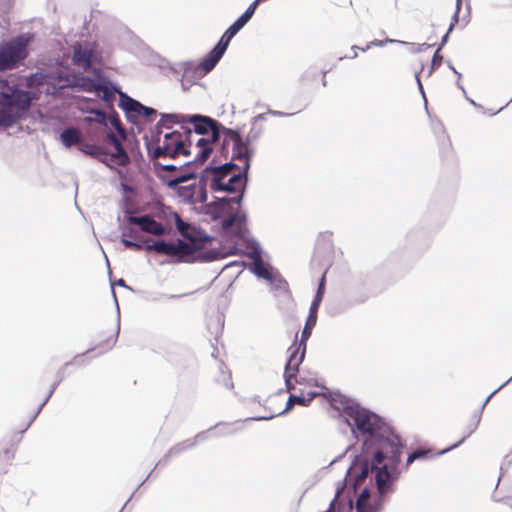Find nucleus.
Returning <instances> with one entry per match:
<instances>
[{
  "instance_id": "obj_29",
  "label": "nucleus",
  "mask_w": 512,
  "mask_h": 512,
  "mask_svg": "<svg viewBox=\"0 0 512 512\" xmlns=\"http://www.w3.org/2000/svg\"><path fill=\"white\" fill-rule=\"evenodd\" d=\"M341 489H338L334 499L331 501L330 506L326 512H352L353 511V501L349 499L347 503L341 506V503L338 501L339 494Z\"/></svg>"
},
{
  "instance_id": "obj_59",
  "label": "nucleus",
  "mask_w": 512,
  "mask_h": 512,
  "mask_svg": "<svg viewBox=\"0 0 512 512\" xmlns=\"http://www.w3.org/2000/svg\"><path fill=\"white\" fill-rule=\"evenodd\" d=\"M196 145H197L200 149H202V148H204V147H210V141H209L208 139H206V138H200V139H198V141H197Z\"/></svg>"
},
{
  "instance_id": "obj_21",
  "label": "nucleus",
  "mask_w": 512,
  "mask_h": 512,
  "mask_svg": "<svg viewBox=\"0 0 512 512\" xmlns=\"http://www.w3.org/2000/svg\"><path fill=\"white\" fill-rule=\"evenodd\" d=\"M26 86L28 88L39 87L43 84H48L47 93L51 94L50 83L53 82V75L45 71H37L26 77Z\"/></svg>"
},
{
  "instance_id": "obj_44",
  "label": "nucleus",
  "mask_w": 512,
  "mask_h": 512,
  "mask_svg": "<svg viewBox=\"0 0 512 512\" xmlns=\"http://www.w3.org/2000/svg\"><path fill=\"white\" fill-rule=\"evenodd\" d=\"M210 186V181L201 182V177L199 178V195H198V201L200 203H205L208 199L206 186Z\"/></svg>"
},
{
  "instance_id": "obj_55",
  "label": "nucleus",
  "mask_w": 512,
  "mask_h": 512,
  "mask_svg": "<svg viewBox=\"0 0 512 512\" xmlns=\"http://www.w3.org/2000/svg\"><path fill=\"white\" fill-rule=\"evenodd\" d=\"M439 52L440 51H438V49H437L436 52L433 55V58H432V69L434 67L439 66L441 64V62H442L443 57L439 54Z\"/></svg>"
},
{
  "instance_id": "obj_53",
  "label": "nucleus",
  "mask_w": 512,
  "mask_h": 512,
  "mask_svg": "<svg viewBox=\"0 0 512 512\" xmlns=\"http://www.w3.org/2000/svg\"><path fill=\"white\" fill-rule=\"evenodd\" d=\"M510 381H512V376L506 381L504 382L502 385H500L497 389H495L492 393H490V395L485 399L483 405H482V408L488 403V401L499 391L501 390L507 383H509Z\"/></svg>"
},
{
  "instance_id": "obj_36",
  "label": "nucleus",
  "mask_w": 512,
  "mask_h": 512,
  "mask_svg": "<svg viewBox=\"0 0 512 512\" xmlns=\"http://www.w3.org/2000/svg\"><path fill=\"white\" fill-rule=\"evenodd\" d=\"M182 114H162V118L159 122V125L165 126L166 128H171V124L177 122H183Z\"/></svg>"
},
{
  "instance_id": "obj_57",
  "label": "nucleus",
  "mask_w": 512,
  "mask_h": 512,
  "mask_svg": "<svg viewBox=\"0 0 512 512\" xmlns=\"http://www.w3.org/2000/svg\"><path fill=\"white\" fill-rule=\"evenodd\" d=\"M154 165H157L159 167H161L163 170H166V171H174L177 169V167L173 164H161V163H154Z\"/></svg>"
},
{
  "instance_id": "obj_58",
  "label": "nucleus",
  "mask_w": 512,
  "mask_h": 512,
  "mask_svg": "<svg viewBox=\"0 0 512 512\" xmlns=\"http://www.w3.org/2000/svg\"><path fill=\"white\" fill-rule=\"evenodd\" d=\"M56 386H57V383H55V384L52 386V388H51V390L49 391L48 395L46 396L45 400L42 402V404H41V405H40V407L38 408L37 413H39V412H40V410L42 409V407L47 403V401L49 400V398H50V397H51V395L53 394V392H54V390H55Z\"/></svg>"
},
{
  "instance_id": "obj_43",
  "label": "nucleus",
  "mask_w": 512,
  "mask_h": 512,
  "mask_svg": "<svg viewBox=\"0 0 512 512\" xmlns=\"http://www.w3.org/2000/svg\"><path fill=\"white\" fill-rule=\"evenodd\" d=\"M324 292H325V273L322 275V277L319 281L318 289H317V292H316V295H315L313 301L320 304L323 299Z\"/></svg>"
},
{
  "instance_id": "obj_23",
  "label": "nucleus",
  "mask_w": 512,
  "mask_h": 512,
  "mask_svg": "<svg viewBox=\"0 0 512 512\" xmlns=\"http://www.w3.org/2000/svg\"><path fill=\"white\" fill-rule=\"evenodd\" d=\"M60 139L65 147L80 145L82 142L81 133L74 127L64 129L60 134Z\"/></svg>"
},
{
  "instance_id": "obj_50",
  "label": "nucleus",
  "mask_w": 512,
  "mask_h": 512,
  "mask_svg": "<svg viewBox=\"0 0 512 512\" xmlns=\"http://www.w3.org/2000/svg\"><path fill=\"white\" fill-rule=\"evenodd\" d=\"M136 237H137V232L133 228H131V227H123L122 228L121 238L128 239V238H136Z\"/></svg>"
},
{
  "instance_id": "obj_54",
  "label": "nucleus",
  "mask_w": 512,
  "mask_h": 512,
  "mask_svg": "<svg viewBox=\"0 0 512 512\" xmlns=\"http://www.w3.org/2000/svg\"><path fill=\"white\" fill-rule=\"evenodd\" d=\"M267 113L269 115H272V116H275V117H290V116L294 115V113H285V112H282V111L272 110V109H269L267 111Z\"/></svg>"
},
{
  "instance_id": "obj_64",
  "label": "nucleus",
  "mask_w": 512,
  "mask_h": 512,
  "mask_svg": "<svg viewBox=\"0 0 512 512\" xmlns=\"http://www.w3.org/2000/svg\"><path fill=\"white\" fill-rule=\"evenodd\" d=\"M117 138V136L113 132H109L106 134L105 140L109 143H112Z\"/></svg>"
},
{
  "instance_id": "obj_22",
  "label": "nucleus",
  "mask_w": 512,
  "mask_h": 512,
  "mask_svg": "<svg viewBox=\"0 0 512 512\" xmlns=\"http://www.w3.org/2000/svg\"><path fill=\"white\" fill-rule=\"evenodd\" d=\"M236 167V164L227 162L219 166H207L201 173V182L207 181L209 176H227Z\"/></svg>"
},
{
  "instance_id": "obj_19",
  "label": "nucleus",
  "mask_w": 512,
  "mask_h": 512,
  "mask_svg": "<svg viewBox=\"0 0 512 512\" xmlns=\"http://www.w3.org/2000/svg\"><path fill=\"white\" fill-rule=\"evenodd\" d=\"M92 57L93 49L90 45H82L80 43L73 45L72 63L75 66L88 71L91 67Z\"/></svg>"
},
{
  "instance_id": "obj_24",
  "label": "nucleus",
  "mask_w": 512,
  "mask_h": 512,
  "mask_svg": "<svg viewBox=\"0 0 512 512\" xmlns=\"http://www.w3.org/2000/svg\"><path fill=\"white\" fill-rule=\"evenodd\" d=\"M318 395L315 391H309L306 395H294L290 394L289 399L287 401L286 408L283 413L289 411L294 404H300L302 406H307L311 403V401Z\"/></svg>"
},
{
  "instance_id": "obj_18",
  "label": "nucleus",
  "mask_w": 512,
  "mask_h": 512,
  "mask_svg": "<svg viewBox=\"0 0 512 512\" xmlns=\"http://www.w3.org/2000/svg\"><path fill=\"white\" fill-rule=\"evenodd\" d=\"M255 149L247 141L243 139L240 142L233 144L232 159L243 161L241 170L244 173H248L251 165V157L253 156Z\"/></svg>"
},
{
  "instance_id": "obj_46",
  "label": "nucleus",
  "mask_w": 512,
  "mask_h": 512,
  "mask_svg": "<svg viewBox=\"0 0 512 512\" xmlns=\"http://www.w3.org/2000/svg\"><path fill=\"white\" fill-rule=\"evenodd\" d=\"M223 133L225 134L226 138L231 140L234 143L236 142H240L241 139H243V137L239 134L238 131H235L233 129H229V128H226L224 127L223 129Z\"/></svg>"
},
{
  "instance_id": "obj_38",
  "label": "nucleus",
  "mask_w": 512,
  "mask_h": 512,
  "mask_svg": "<svg viewBox=\"0 0 512 512\" xmlns=\"http://www.w3.org/2000/svg\"><path fill=\"white\" fill-rule=\"evenodd\" d=\"M111 290H112V294H113V297H114V300H115V304H116V309H117V327H116V332H115V338L112 339V340H108L106 342V345H107L106 349L107 350L111 349L114 346V344L116 343V340H117V336H118L119 331H120V312H119L118 301H117V298H116V294H115L114 288L112 287Z\"/></svg>"
},
{
  "instance_id": "obj_28",
  "label": "nucleus",
  "mask_w": 512,
  "mask_h": 512,
  "mask_svg": "<svg viewBox=\"0 0 512 512\" xmlns=\"http://www.w3.org/2000/svg\"><path fill=\"white\" fill-rule=\"evenodd\" d=\"M111 144L115 148V152L110 155L111 158L117 159L119 165H127L130 162V157L124 149L121 141L116 138Z\"/></svg>"
},
{
  "instance_id": "obj_14",
  "label": "nucleus",
  "mask_w": 512,
  "mask_h": 512,
  "mask_svg": "<svg viewBox=\"0 0 512 512\" xmlns=\"http://www.w3.org/2000/svg\"><path fill=\"white\" fill-rule=\"evenodd\" d=\"M89 93H102V99L111 104L115 100V94L120 96L123 93L118 87L114 86L110 81L103 80H95L91 78V85H89V89L87 90Z\"/></svg>"
},
{
  "instance_id": "obj_3",
  "label": "nucleus",
  "mask_w": 512,
  "mask_h": 512,
  "mask_svg": "<svg viewBox=\"0 0 512 512\" xmlns=\"http://www.w3.org/2000/svg\"><path fill=\"white\" fill-rule=\"evenodd\" d=\"M401 458L388 456L386 464H383L375 474L377 495L372 498L364 509V512H381L385 496L390 491L392 483L399 477L401 470L399 463Z\"/></svg>"
},
{
  "instance_id": "obj_30",
  "label": "nucleus",
  "mask_w": 512,
  "mask_h": 512,
  "mask_svg": "<svg viewBox=\"0 0 512 512\" xmlns=\"http://www.w3.org/2000/svg\"><path fill=\"white\" fill-rule=\"evenodd\" d=\"M341 489H338L334 499L331 501L330 506L326 512H352L353 511V501L349 499L347 503L341 506V503L338 501L339 494Z\"/></svg>"
},
{
  "instance_id": "obj_2",
  "label": "nucleus",
  "mask_w": 512,
  "mask_h": 512,
  "mask_svg": "<svg viewBox=\"0 0 512 512\" xmlns=\"http://www.w3.org/2000/svg\"><path fill=\"white\" fill-rule=\"evenodd\" d=\"M241 202L242 195L215 197V200L207 205V213L215 219L228 214L222 221L223 231L242 237L246 232V215L234 213L235 206L239 207Z\"/></svg>"
},
{
  "instance_id": "obj_7",
  "label": "nucleus",
  "mask_w": 512,
  "mask_h": 512,
  "mask_svg": "<svg viewBox=\"0 0 512 512\" xmlns=\"http://www.w3.org/2000/svg\"><path fill=\"white\" fill-rule=\"evenodd\" d=\"M382 462L383 461L377 462L375 460V449L369 450L368 453L363 450V454L354 459L347 474L355 478L354 484L358 486L373 470L377 472L380 468L378 465Z\"/></svg>"
},
{
  "instance_id": "obj_17",
  "label": "nucleus",
  "mask_w": 512,
  "mask_h": 512,
  "mask_svg": "<svg viewBox=\"0 0 512 512\" xmlns=\"http://www.w3.org/2000/svg\"><path fill=\"white\" fill-rule=\"evenodd\" d=\"M304 359V350L301 352V354L298 356V349H295L293 352H291L287 363L285 365L284 370V381L287 391H291L294 389V384L292 380L296 377L299 366L302 363Z\"/></svg>"
},
{
  "instance_id": "obj_32",
  "label": "nucleus",
  "mask_w": 512,
  "mask_h": 512,
  "mask_svg": "<svg viewBox=\"0 0 512 512\" xmlns=\"http://www.w3.org/2000/svg\"><path fill=\"white\" fill-rule=\"evenodd\" d=\"M372 500L370 490L368 488H364L361 493L358 495L355 503L356 512H364L367 504Z\"/></svg>"
},
{
  "instance_id": "obj_63",
  "label": "nucleus",
  "mask_w": 512,
  "mask_h": 512,
  "mask_svg": "<svg viewBox=\"0 0 512 512\" xmlns=\"http://www.w3.org/2000/svg\"><path fill=\"white\" fill-rule=\"evenodd\" d=\"M12 0H0V11H4L8 8Z\"/></svg>"
},
{
  "instance_id": "obj_35",
  "label": "nucleus",
  "mask_w": 512,
  "mask_h": 512,
  "mask_svg": "<svg viewBox=\"0 0 512 512\" xmlns=\"http://www.w3.org/2000/svg\"><path fill=\"white\" fill-rule=\"evenodd\" d=\"M196 177V174L193 172H188L181 174L167 182V185L169 188L175 189L178 185L185 183L191 179H194Z\"/></svg>"
},
{
  "instance_id": "obj_16",
  "label": "nucleus",
  "mask_w": 512,
  "mask_h": 512,
  "mask_svg": "<svg viewBox=\"0 0 512 512\" xmlns=\"http://www.w3.org/2000/svg\"><path fill=\"white\" fill-rule=\"evenodd\" d=\"M182 120L183 123L193 124L195 133L199 135H207L213 127L220 126L218 121L200 114L182 116Z\"/></svg>"
},
{
  "instance_id": "obj_10",
  "label": "nucleus",
  "mask_w": 512,
  "mask_h": 512,
  "mask_svg": "<svg viewBox=\"0 0 512 512\" xmlns=\"http://www.w3.org/2000/svg\"><path fill=\"white\" fill-rule=\"evenodd\" d=\"M179 146H183V140L180 134L176 131L166 133L162 145H157L152 148L151 145L147 143L148 156L152 160L166 156L175 158L178 155Z\"/></svg>"
},
{
  "instance_id": "obj_4",
  "label": "nucleus",
  "mask_w": 512,
  "mask_h": 512,
  "mask_svg": "<svg viewBox=\"0 0 512 512\" xmlns=\"http://www.w3.org/2000/svg\"><path fill=\"white\" fill-rule=\"evenodd\" d=\"M32 39L31 33H23L0 44V71L17 67L28 56L27 47Z\"/></svg>"
},
{
  "instance_id": "obj_34",
  "label": "nucleus",
  "mask_w": 512,
  "mask_h": 512,
  "mask_svg": "<svg viewBox=\"0 0 512 512\" xmlns=\"http://www.w3.org/2000/svg\"><path fill=\"white\" fill-rule=\"evenodd\" d=\"M316 324V321H313L311 320V318L308 316L307 317V320H306V323H305V326L302 330V333H301V340H300V345L299 346H303L302 348V351L306 349V341L308 340V338L310 337L311 335V332H312V328L315 326Z\"/></svg>"
},
{
  "instance_id": "obj_5",
  "label": "nucleus",
  "mask_w": 512,
  "mask_h": 512,
  "mask_svg": "<svg viewBox=\"0 0 512 512\" xmlns=\"http://www.w3.org/2000/svg\"><path fill=\"white\" fill-rule=\"evenodd\" d=\"M37 96L33 92L21 90L15 86H6L0 91V107L13 109V111L25 116Z\"/></svg>"
},
{
  "instance_id": "obj_47",
  "label": "nucleus",
  "mask_w": 512,
  "mask_h": 512,
  "mask_svg": "<svg viewBox=\"0 0 512 512\" xmlns=\"http://www.w3.org/2000/svg\"><path fill=\"white\" fill-rule=\"evenodd\" d=\"M224 126L220 123V126L213 127L209 133H211V137L208 139L210 141V145L219 141L220 135L223 132Z\"/></svg>"
},
{
  "instance_id": "obj_45",
  "label": "nucleus",
  "mask_w": 512,
  "mask_h": 512,
  "mask_svg": "<svg viewBox=\"0 0 512 512\" xmlns=\"http://www.w3.org/2000/svg\"><path fill=\"white\" fill-rule=\"evenodd\" d=\"M211 152H212L211 147H204V148L200 149V151L198 152L193 163L201 164V163L205 162L208 159V157L210 156Z\"/></svg>"
},
{
  "instance_id": "obj_20",
  "label": "nucleus",
  "mask_w": 512,
  "mask_h": 512,
  "mask_svg": "<svg viewBox=\"0 0 512 512\" xmlns=\"http://www.w3.org/2000/svg\"><path fill=\"white\" fill-rule=\"evenodd\" d=\"M227 47V44L219 40V42L214 46V48L203 58L199 66L205 72H210L222 58Z\"/></svg>"
},
{
  "instance_id": "obj_13",
  "label": "nucleus",
  "mask_w": 512,
  "mask_h": 512,
  "mask_svg": "<svg viewBox=\"0 0 512 512\" xmlns=\"http://www.w3.org/2000/svg\"><path fill=\"white\" fill-rule=\"evenodd\" d=\"M119 106L125 111L129 120H131L133 114L150 117L152 115H156L157 113L154 108L143 105L139 101L128 96L126 93L120 94Z\"/></svg>"
},
{
  "instance_id": "obj_1",
  "label": "nucleus",
  "mask_w": 512,
  "mask_h": 512,
  "mask_svg": "<svg viewBox=\"0 0 512 512\" xmlns=\"http://www.w3.org/2000/svg\"><path fill=\"white\" fill-rule=\"evenodd\" d=\"M343 417L353 436L363 443L365 452L375 449L377 462L388 460V456L401 458L402 443L384 420L376 413L362 407L351 399L341 401Z\"/></svg>"
},
{
  "instance_id": "obj_25",
  "label": "nucleus",
  "mask_w": 512,
  "mask_h": 512,
  "mask_svg": "<svg viewBox=\"0 0 512 512\" xmlns=\"http://www.w3.org/2000/svg\"><path fill=\"white\" fill-rule=\"evenodd\" d=\"M242 15H240L234 23L224 32L220 38L225 44L229 45L231 39L248 23Z\"/></svg>"
},
{
  "instance_id": "obj_6",
  "label": "nucleus",
  "mask_w": 512,
  "mask_h": 512,
  "mask_svg": "<svg viewBox=\"0 0 512 512\" xmlns=\"http://www.w3.org/2000/svg\"><path fill=\"white\" fill-rule=\"evenodd\" d=\"M146 249L171 257H179L181 260H184L185 257L193 256L200 249V246L194 240L192 243H187L180 239H178L176 243L158 240L150 244L148 243Z\"/></svg>"
},
{
  "instance_id": "obj_52",
  "label": "nucleus",
  "mask_w": 512,
  "mask_h": 512,
  "mask_svg": "<svg viewBox=\"0 0 512 512\" xmlns=\"http://www.w3.org/2000/svg\"><path fill=\"white\" fill-rule=\"evenodd\" d=\"M320 304L312 301L309 309V317L311 318L312 322L317 321V312L319 309Z\"/></svg>"
},
{
  "instance_id": "obj_12",
  "label": "nucleus",
  "mask_w": 512,
  "mask_h": 512,
  "mask_svg": "<svg viewBox=\"0 0 512 512\" xmlns=\"http://www.w3.org/2000/svg\"><path fill=\"white\" fill-rule=\"evenodd\" d=\"M247 247L249 249L247 254L252 259V263L249 267L250 271L258 278H262L267 281L276 270L263 261L261 248L256 240L248 239Z\"/></svg>"
},
{
  "instance_id": "obj_15",
  "label": "nucleus",
  "mask_w": 512,
  "mask_h": 512,
  "mask_svg": "<svg viewBox=\"0 0 512 512\" xmlns=\"http://www.w3.org/2000/svg\"><path fill=\"white\" fill-rule=\"evenodd\" d=\"M127 221L130 224L138 225L142 231H144L146 233H150L152 235L160 236L165 233L164 226L161 223L157 222L150 215H143V216L129 215V216H127Z\"/></svg>"
},
{
  "instance_id": "obj_33",
  "label": "nucleus",
  "mask_w": 512,
  "mask_h": 512,
  "mask_svg": "<svg viewBox=\"0 0 512 512\" xmlns=\"http://www.w3.org/2000/svg\"><path fill=\"white\" fill-rule=\"evenodd\" d=\"M78 149L86 155H89L94 158H99V156L104 154V151L99 146L82 143L79 145Z\"/></svg>"
},
{
  "instance_id": "obj_37",
  "label": "nucleus",
  "mask_w": 512,
  "mask_h": 512,
  "mask_svg": "<svg viewBox=\"0 0 512 512\" xmlns=\"http://www.w3.org/2000/svg\"><path fill=\"white\" fill-rule=\"evenodd\" d=\"M86 120L89 122H96L102 125H106L107 116L102 110H91L90 115L86 117Z\"/></svg>"
},
{
  "instance_id": "obj_11",
  "label": "nucleus",
  "mask_w": 512,
  "mask_h": 512,
  "mask_svg": "<svg viewBox=\"0 0 512 512\" xmlns=\"http://www.w3.org/2000/svg\"><path fill=\"white\" fill-rule=\"evenodd\" d=\"M228 425L226 424H218L213 429H209L207 431L201 432L195 436L194 439H187L181 443H178L174 447H172L169 452L165 455L163 462L166 463L168 458L171 456H175L180 454L186 449L194 447L198 442H202L216 434H228ZM162 460L157 464H161Z\"/></svg>"
},
{
  "instance_id": "obj_62",
  "label": "nucleus",
  "mask_w": 512,
  "mask_h": 512,
  "mask_svg": "<svg viewBox=\"0 0 512 512\" xmlns=\"http://www.w3.org/2000/svg\"><path fill=\"white\" fill-rule=\"evenodd\" d=\"M217 255L218 253L216 252H206L204 255H203V258L206 260V261H212V260H215L217 258Z\"/></svg>"
},
{
  "instance_id": "obj_48",
  "label": "nucleus",
  "mask_w": 512,
  "mask_h": 512,
  "mask_svg": "<svg viewBox=\"0 0 512 512\" xmlns=\"http://www.w3.org/2000/svg\"><path fill=\"white\" fill-rule=\"evenodd\" d=\"M260 1L258 0H254L249 6L248 8L245 10V12L242 14V16L246 19V20H250L252 18V16L254 15L256 9H257V6L259 5Z\"/></svg>"
},
{
  "instance_id": "obj_40",
  "label": "nucleus",
  "mask_w": 512,
  "mask_h": 512,
  "mask_svg": "<svg viewBox=\"0 0 512 512\" xmlns=\"http://www.w3.org/2000/svg\"><path fill=\"white\" fill-rule=\"evenodd\" d=\"M110 124L114 127L122 139H126V131L116 115L110 117Z\"/></svg>"
},
{
  "instance_id": "obj_8",
  "label": "nucleus",
  "mask_w": 512,
  "mask_h": 512,
  "mask_svg": "<svg viewBox=\"0 0 512 512\" xmlns=\"http://www.w3.org/2000/svg\"><path fill=\"white\" fill-rule=\"evenodd\" d=\"M247 175L248 173L240 170L237 174L230 176L226 182L224 181L226 176H209L207 181H210V188L214 192L238 193L237 195H242L243 198L247 185Z\"/></svg>"
},
{
  "instance_id": "obj_56",
  "label": "nucleus",
  "mask_w": 512,
  "mask_h": 512,
  "mask_svg": "<svg viewBox=\"0 0 512 512\" xmlns=\"http://www.w3.org/2000/svg\"><path fill=\"white\" fill-rule=\"evenodd\" d=\"M267 115H268L267 112L266 113H260V114L256 115L255 117L252 118L251 125L255 126L257 122L265 121Z\"/></svg>"
},
{
  "instance_id": "obj_39",
  "label": "nucleus",
  "mask_w": 512,
  "mask_h": 512,
  "mask_svg": "<svg viewBox=\"0 0 512 512\" xmlns=\"http://www.w3.org/2000/svg\"><path fill=\"white\" fill-rule=\"evenodd\" d=\"M386 43H400V44H404V45H410V43H408V42L400 41V40H394V39H386L384 41L383 40H373L370 43H368L365 48H361V50L363 52H365V51H367L368 49H370L373 46L382 47Z\"/></svg>"
},
{
  "instance_id": "obj_42",
  "label": "nucleus",
  "mask_w": 512,
  "mask_h": 512,
  "mask_svg": "<svg viewBox=\"0 0 512 512\" xmlns=\"http://www.w3.org/2000/svg\"><path fill=\"white\" fill-rule=\"evenodd\" d=\"M262 131V128H256L255 126H252L244 140L251 144V142L259 139V137L262 134Z\"/></svg>"
},
{
  "instance_id": "obj_51",
  "label": "nucleus",
  "mask_w": 512,
  "mask_h": 512,
  "mask_svg": "<svg viewBox=\"0 0 512 512\" xmlns=\"http://www.w3.org/2000/svg\"><path fill=\"white\" fill-rule=\"evenodd\" d=\"M121 242L126 248H133L136 250H140L142 248V244L136 241H132L129 239L121 238Z\"/></svg>"
},
{
  "instance_id": "obj_9",
  "label": "nucleus",
  "mask_w": 512,
  "mask_h": 512,
  "mask_svg": "<svg viewBox=\"0 0 512 512\" xmlns=\"http://www.w3.org/2000/svg\"><path fill=\"white\" fill-rule=\"evenodd\" d=\"M91 85V78L82 76L78 73H58L53 76V82L50 83L51 94L56 96L65 88H75L87 92Z\"/></svg>"
},
{
  "instance_id": "obj_49",
  "label": "nucleus",
  "mask_w": 512,
  "mask_h": 512,
  "mask_svg": "<svg viewBox=\"0 0 512 512\" xmlns=\"http://www.w3.org/2000/svg\"><path fill=\"white\" fill-rule=\"evenodd\" d=\"M426 455V452L423 450H416L408 455L407 461H406V467L409 466L411 463H413L417 459H421Z\"/></svg>"
},
{
  "instance_id": "obj_31",
  "label": "nucleus",
  "mask_w": 512,
  "mask_h": 512,
  "mask_svg": "<svg viewBox=\"0 0 512 512\" xmlns=\"http://www.w3.org/2000/svg\"><path fill=\"white\" fill-rule=\"evenodd\" d=\"M271 290L276 292H285L287 290V282L283 279L278 271H275L271 277L267 280Z\"/></svg>"
},
{
  "instance_id": "obj_61",
  "label": "nucleus",
  "mask_w": 512,
  "mask_h": 512,
  "mask_svg": "<svg viewBox=\"0 0 512 512\" xmlns=\"http://www.w3.org/2000/svg\"><path fill=\"white\" fill-rule=\"evenodd\" d=\"M415 78L417 80V84H418V88H419V91L421 92L424 100L426 101V98H425V93H424V89H423V85L421 83V80H420V77H419V72H416L415 73Z\"/></svg>"
},
{
  "instance_id": "obj_26",
  "label": "nucleus",
  "mask_w": 512,
  "mask_h": 512,
  "mask_svg": "<svg viewBox=\"0 0 512 512\" xmlns=\"http://www.w3.org/2000/svg\"><path fill=\"white\" fill-rule=\"evenodd\" d=\"M24 116L19 113L13 111V109H8L6 107H0V127H11L18 120L23 118Z\"/></svg>"
},
{
  "instance_id": "obj_41",
  "label": "nucleus",
  "mask_w": 512,
  "mask_h": 512,
  "mask_svg": "<svg viewBox=\"0 0 512 512\" xmlns=\"http://www.w3.org/2000/svg\"><path fill=\"white\" fill-rule=\"evenodd\" d=\"M479 420H480V417H478V419H477L476 423H475V424L470 428V430L468 431V433H467L466 435H464V436L462 437V439H461L459 442H457V443L453 444L452 446H450V447H448V448H446V449L442 450L441 452H439V454H440V455H442V454H444V453H446V452H448V451H450V450H452V449H454V448L458 447L460 444H462V443L465 441V439H466L467 437H469V436H470V435L475 431V429H476V427H477V424H478Z\"/></svg>"
},
{
  "instance_id": "obj_27",
  "label": "nucleus",
  "mask_w": 512,
  "mask_h": 512,
  "mask_svg": "<svg viewBox=\"0 0 512 512\" xmlns=\"http://www.w3.org/2000/svg\"><path fill=\"white\" fill-rule=\"evenodd\" d=\"M111 144L115 148V152L110 155L111 158L117 159L119 165H127L130 162V157L124 149L121 141L116 138Z\"/></svg>"
},
{
  "instance_id": "obj_60",
  "label": "nucleus",
  "mask_w": 512,
  "mask_h": 512,
  "mask_svg": "<svg viewBox=\"0 0 512 512\" xmlns=\"http://www.w3.org/2000/svg\"><path fill=\"white\" fill-rule=\"evenodd\" d=\"M458 19H459V11L456 10L452 17V22L448 28V33H450L453 30L455 24L458 22Z\"/></svg>"
}]
</instances>
